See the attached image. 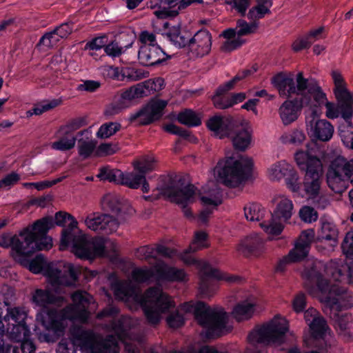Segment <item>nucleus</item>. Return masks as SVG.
Instances as JSON below:
<instances>
[{
  "mask_svg": "<svg viewBox=\"0 0 353 353\" xmlns=\"http://www.w3.org/2000/svg\"><path fill=\"white\" fill-rule=\"evenodd\" d=\"M81 221L88 229L103 234H110L117 231L119 223L113 216L99 212H92Z\"/></svg>",
  "mask_w": 353,
  "mask_h": 353,
  "instance_id": "obj_17",
  "label": "nucleus"
},
{
  "mask_svg": "<svg viewBox=\"0 0 353 353\" xmlns=\"http://www.w3.org/2000/svg\"><path fill=\"white\" fill-rule=\"evenodd\" d=\"M339 230L336 225L332 222H322L320 230L318 232L317 240L326 241L332 246H335L338 242Z\"/></svg>",
  "mask_w": 353,
  "mask_h": 353,
  "instance_id": "obj_36",
  "label": "nucleus"
},
{
  "mask_svg": "<svg viewBox=\"0 0 353 353\" xmlns=\"http://www.w3.org/2000/svg\"><path fill=\"white\" fill-rule=\"evenodd\" d=\"M135 255L139 260L149 261L150 259H157V255L173 258L177 255V252L161 245H157L156 248L145 245L138 248Z\"/></svg>",
  "mask_w": 353,
  "mask_h": 353,
  "instance_id": "obj_25",
  "label": "nucleus"
},
{
  "mask_svg": "<svg viewBox=\"0 0 353 353\" xmlns=\"http://www.w3.org/2000/svg\"><path fill=\"white\" fill-rule=\"evenodd\" d=\"M23 266L34 274L43 272L48 284L54 290L62 285H74L78 278V268L71 263H46L42 254L23 263Z\"/></svg>",
  "mask_w": 353,
  "mask_h": 353,
  "instance_id": "obj_10",
  "label": "nucleus"
},
{
  "mask_svg": "<svg viewBox=\"0 0 353 353\" xmlns=\"http://www.w3.org/2000/svg\"><path fill=\"white\" fill-rule=\"evenodd\" d=\"M252 73L251 70H243L241 72H239L232 79L226 82L225 84L220 85L216 91L215 94L212 97V101L214 106L219 109H225L231 107V103H230V97L223 96V94L228 92V90H232L236 82L242 80L248 75Z\"/></svg>",
  "mask_w": 353,
  "mask_h": 353,
  "instance_id": "obj_21",
  "label": "nucleus"
},
{
  "mask_svg": "<svg viewBox=\"0 0 353 353\" xmlns=\"http://www.w3.org/2000/svg\"><path fill=\"white\" fill-rule=\"evenodd\" d=\"M330 309V318L334 321V325L340 334L345 332L352 321L350 313L339 310V305L334 304Z\"/></svg>",
  "mask_w": 353,
  "mask_h": 353,
  "instance_id": "obj_33",
  "label": "nucleus"
},
{
  "mask_svg": "<svg viewBox=\"0 0 353 353\" xmlns=\"http://www.w3.org/2000/svg\"><path fill=\"white\" fill-rule=\"evenodd\" d=\"M272 0H256V5L252 6L247 14L250 21L259 22L265 15L271 13L270 8L272 6Z\"/></svg>",
  "mask_w": 353,
  "mask_h": 353,
  "instance_id": "obj_35",
  "label": "nucleus"
},
{
  "mask_svg": "<svg viewBox=\"0 0 353 353\" xmlns=\"http://www.w3.org/2000/svg\"><path fill=\"white\" fill-rule=\"evenodd\" d=\"M314 238V230L310 229L303 231L295 243L294 248L287 256L280 260L276 266V270L283 272L287 265L303 259L309 252L310 246Z\"/></svg>",
  "mask_w": 353,
  "mask_h": 353,
  "instance_id": "obj_15",
  "label": "nucleus"
},
{
  "mask_svg": "<svg viewBox=\"0 0 353 353\" xmlns=\"http://www.w3.org/2000/svg\"><path fill=\"white\" fill-rule=\"evenodd\" d=\"M304 319L310 327L313 336L314 338L322 337L327 329V325L319 312L316 309L310 307L305 312Z\"/></svg>",
  "mask_w": 353,
  "mask_h": 353,
  "instance_id": "obj_24",
  "label": "nucleus"
},
{
  "mask_svg": "<svg viewBox=\"0 0 353 353\" xmlns=\"http://www.w3.org/2000/svg\"><path fill=\"white\" fill-rule=\"evenodd\" d=\"M52 247V239L51 237L44 235L37 236L34 243V248L32 252L35 250H48Z\"/></svg>",
  "mask_w": 353,
  "mask_h": 353,
  "instance_id": "obj_60",
  "label": "nucleus"
},
{
  "mask_svg": "<svg viewBox=\"0 0 353 353\" xmlns=\"http://www.w3.org/2000/svg\"><path fill=\"white\" fill-rule=\"evenodd\" d=\"M134 167L138 172L145 176V174L155 169L156 160L152 156H147L134 162Z\"/></svg>",
  "mask_w": 353,
  "mask_h": 353,
  "instance_id": "obj_50",
  "label": "nucleus"
},
{
  "mask_svg": "<svg viewBox=\"0 0 353 353\" xmlns=\"http://www.w3.org/2000/svg\"><path fill=\"white\" fill-rule=\"evenodd\" d=\"M287 330L286 319L276 316L269 322L254 329L248 336V342L252 346L280 344L283 341Z\"/></svg>",
  "mask_w": 353,
  "mask_h": 353,
  "instance_id": "obj_11",
  "label": "nucleus"
},
{
  "mask_svg": "<svg viewBox=\"0 0 353 353\" xmlns=\"http://www.w3.org/2000/svg\"><path fill=\"white\" fill-rule=\"evenodd\" d=\"M288 188L294 193L301 194V184L297 172L292 168V172L285 179Z\"/></svg>",
  "mask_w": 353,
  "mask_h": 353,
  "instance_id": "obj_56",
  "label": "nucleus"
},
{
  "mask_svg": "<svg viewBox=\"0 0 353 353\" xmlns=\"http://www.w3.org/2000/svg\"><path fill=\"white\" fill-rule=\"evenodd\" d=\"M95 148V143L92 141L80 142L79 144V154L84 159L88 158L92 154Z\"/></svg>",
  "mask_w": 353,
  "mask_h": 353,
  "instance_id": "obj_64",
  "label": "nucleus"
},
{
  "mask_svg": "<svg viewBox=\"0 0 353 353\" xmlns=\"http://www.w3.org/2000/svg\"><path fill=\"white\" fill-rule=\"evenodd\" d=\"M115 297L125 303H133L140 305L151 325L158 324L162 315L168 314L175 307L172 299L159 288H149L141 294L131 281H116L112 284Z\"/></svg>",
  "mask_w": 353,
  "mask_h": 353,
  "instance_id": "obj_5",
  "label": "nucleus"
},
{
  "mask_svg": "<svg viewBox=\"0 0 353 353\" xmlns=\"http://www.w3.org/2000/svg\"><path fill=\"white\" fill-rule=\"evenodd\" d=\"M166 105L167 102L165 101H152L143 109L132 113L130 115L129 120L131 122L137 121L139 124L148 125L162 116L163 110Z\"/></svg>",
  "mask_w": 353,
  "mask_h": 353,
  "instance_id": "obj_20",
  "label": "nucleus"
},
{
  "mask_svg": "<svg viewBox=\"0 0 353 353\" xmlns=\"http://www.w3.org/2000/svg\"><path fill=\"white\" fill-rule=\"evenodd\" d=\"M53 220L54 225L59 226L68 223V227L62 232L59 245L61 250L70 248L72 252L81 259L108 256L110 252L116 250V244L111 239L97 238L88 241L83 232L79 229L77 221L70 214L57 212Z\"/></svg>",
  "mask_w": 353,
  "mask_h": 353,
  "instance_id": "obj_6",
  "label": "nucleus"
},
{
  "mask_svg": "<svg viewBox=\"0 0 353 353\" xmlns=\"http://www.w3.org/2000/svg\"><path fill=\"white\" fill-rule=\"evenodd\" d=\"M349 174L347 160L342 157L335 158L327 172V183L330 188L336 193L344 192L347 188Z\"/></svg>",
  "mask_w": 353,
  "mask_h": 353,
  "instance_id": "obj_14",
  "label": "nucleus"
},
{
  "mask_svg": "<svg viewBox=\"0 0 353 353\" xmlns=\"http://www.w3.org/2000/svg\"><path fill=\"white\" fill-rule=\"evenodd\" d=\"M166 321L170 327L177 328L184 323V317L179 311H174L168 314Z\"/></svg>",
  "mask_w": 353,
  "mask_h": 353,
  "instance_id": "obj_63",
  "label": "nucleus"
},
{
  "mask_svg": "<svg viewBox=\"0 0 353 353\" xmlns=\"http://www.w3.org/2000/svg\"><path fill=\"white\" fill-rule=\"evenodd\" d=\"M102 206L105 210L114 213H118L121 210V203L119 196L112 194L104 196L102 200Z\"/></svg>",
  "mask_w": 353,
  "mask_h": 353,
  "instance_id": "obj_51",
  "label": "nucleus"
},
{
  "mask_svg": "<svg viewBox=\"0 0 353 353\" xmlns=\"http://www.w3.org/2000/svg\"><path fill=\"white\" fill-rule=\"evenodd\" d=\"M7 332L11 339L21 341L28 337L30 330L26 323L8 324Z\"/></svg>",
  "mask_w": 353,
  "mask_h": 353,
  "instance_id": "obj_42",
  "label": "nucleus"
},
{
  "mask_svg": "<svg viewBox=\"0 0 353 353\" xmlns=\"http://www.w3.org/2000/svg\"><path fill=\"white\" fill-rule=\"evenodd\" d=\"M181 310L194 313L197 323L204 330L203 334L208 338L219 336L231 330L228 325V314L222 307H211L203 302L199 301L183 304Z\"/></svg>",
  "mask_w": 353,
  "mask_h": 353,
  "instance_id": "obj_9",
  "label": "nucleus"
},
{
  "mask_svg": "<svg viewBox=\"0 0 353 353\" xmlns=\"http://www.w3.org/2000/svg\"><path fill=\"white\" fill-rule=\"evenodd\" d=\"M178 0H157L154 4H151L152 9H156L154 15L158 19L175 17L179 14L177 8Z\"/></svg>",
  "mask_w": 353,
  "mask_h": 353,
  "instance_id": "obj_29",
  "label": "nucleus"
},
{
  "mask_svg": "<svg viewBox=\"0 0 353 353\" xmlns=\"http://www.w3.org/2000/svg\"><path fill=\"white\" fill-rule=\"evenodd\" d=\"M177 119L181 123L190 127L198 126L201 123L199 114L192 110L181 112L178 114Z\"/></svg>",
  "mask_w": 353,
  "mask_h": 353,
  "instance_id": "obj_48",
  "label": "nucleus"
},
{
  "mask_svg": "<svg viewBox=\"0 0 353 353\" xmlns=\"http://www.w3.org/2000/svg\"><path fill=\"white\" fill-rule=\"evenodd\" d=\"M275 202L276 207L272 213L273 217L288 223L294 214L292 201L285 196H279L275 199Z\"/></svg>",
  "mask_w": 353,
  "mask_h": 353,
  "instance_id": "obj_28",
  "label": "nucleus"
},
{
  "mask_svg": "<svg viewBox=\"0 0 353 353\" xmlns=\"http://www.w3.org/2000/svg\"><path fill=\"white\" fill-rule=\"evenodd\" d=\"M61 103V99H55L49 101H44L37 105H35L32 109L28 110L26 112L27 117H31L34 114L40 115L43 112L49 111L57 106L59 105Z\"/></svg>",
  "mask_w": 353,
  "mask_h": 353,
  "instance_id": "obj_47",
  "label": "nucleus"
},
{
  "mask_svg": "<svg viewBox=\"0 0 353 353\" xmlns=\"http://www.w3.org/2000/svg\"><path fill=\"white\" fill-rule=\"evenodd\" d=\"M228 137L231 138L234 148L240 151L248 149L252 141L250 132L243 128L235 130L232 128Z\"/></svg>",
  "mask_w": 353,
  "mask_h": 353,
  "instance_id": "obj_32",
  "label": "nucleus"
},
{
  "mask_svg": "<svg viewBox=\"0 0 353 353\" xmlns=\"http://www.w3.org/2000/svg\"><path fill=\"white\" fill-rule=\"evenodd\" d=\"M130 105V101L125 99L124 96L121 93L120 95L115 97L114 102L107 108L105 113L108 115H114L123 110L129 108Z\"/></svg>",
  "mask_w": 353,
  "mask_h": 353,
  "instance_id": "obj_49",
  "label": "nucleus"
},
{
  "mask_svg": "<svg viewBox=\"0 0 353 353\" xmlns=\"http://www.w3.org/2000/svg\"><path fill=\"white\" fill-rule=\"evenodd\" d=\"M60 39L61 38L59 36L54 30H53L44 34L41 38L39 43L46 47L51 48L55 46L60 41Z\"/></svg>",
  "mask_w": 353,
  "mask_h": 353,
  "instance_id": "obj_62",
  "label": "nucleus"
},
{
  "mask_svg": "<svg viewBox=\"0 0 353 353\" xmlns=\"http://www.w3.org/2000/svg\"><path fill=\"white\" fill-rule=\"evenodd\" d=\"M196 267L199 270L201 276L199 292L204 298L211 296L218 288L216 283L212 279L225 281L228 283H239L241 281V277L221 272L207 262H196Z\"/></svg>",
  "mask_w": 353,
  "mask_h": 353,
  "instance_id": "obj_13",
  "label": "nucleus"
},
{
  "mask_svg": "<svg viewBox=\"0 0 353 353\" xmlns=\"http://www.w3.org/2000/svg\"><path fill=\"white\" fill-rule=\"evenodd\" d=\"M65 129L60 128L58 131V139L51 143L52 149L59 151H66L74 147L77 139L73 133L68 132Z\"/></svg>",
  "mask_w": 353,
  "mask_h": 353,
  "instance_id": "obj_34",
  "label": "nucleus"
},
{
  "mask_svg": "<svg viewBox=\"0 0 353 353\" xmlns=\"http://www.w3.org/2000/svg\"><path fill=\"white\" fill-rule=\"evenodd\" d=\"M207 126L214 137L223 139L230 135L233 125L229 118L215 115L208 119Z\"/></svg>",
  "mask_w": 353,
  "mask_h": 353,
  "instance_id": "obj_26",
  "label": "nucleus"
},
{
  "mask_svg": "<svg viewBox=\"0 0 353 353\" xmlns=\"http://www.w3.org/2000/svg\"><path fill=\"white\" fill-rule=\"evenodd\" d=\"M314 144H307L306 150H299L294 154L295 161L301 170L305 171L303 191L309 199L313 201L317 208H325L329 201L321 193L323 165Z\"/></svg>",
  "mask_w": 353,
  "mask_h": 353,
  "instance_id": "obj_8",
  "label": "nucleus"
},
{
  "mask_svg": "<svg viewBox=\"0 0 353 353\" xmlns=\"http://www.w3.org/2000/svg\"><path fill=\"white\" fill-rule=\"evenodd\" d=\"M266 213L265 209L259 203H249L244 207L245 217L250 221L260 223L264 219Z\"/></svg>",
  "mask_w": 353,
  "mask_h": 353,
  "instance_id": "obj_40",
  "label": "nucleus"
},
{
  "mask_svg": "<svg viewBox=\"0 0 353 353\" xmlns=\"http://www.w3.org/2000/svg\"><path fill=\"white\" fill-rule=\"evenodd\" d=\"M323 267L324 263L320 261H307L302 276L308 293L330 307L334 304L339 305V310H341L353 307V294L325 277L321 272Z\"/></svg>",
  "mask_w": 353,
  "mask_h": 353,
  "instance_id": "obj_7",
  "label": "nucleus"
},
{
  "mask_svg": "<svg viewBox=\"0 0 353 353\" xmlns=\"http://www.w3.org/2000/svg\"><path fill=\"white\" fill-rule=\"evenodd\" d=\"M236 249L243 254L261 252L264 250V240L259 234H254L242 240Z\"/></svg>",
  "mask_w": 353,
  "mask_h": 353,
  "instance_id": "obj_31",
  "label": "nucleus"
},
{
  "mask_svg": "<svg viewBox=\"0 0 353 353\" xmlns=\"http://www.w3.org/2000/svg\"><path fill=\"white\" fill-rule=\"evenodd\" d=\"M318 108H314L305 116V122L308 132L314 138L327 141L333 136L334 126L326 119H319Z\"/></svg>",
  "mask_w": 353,
  "mask_h": 353,
  "instance_id": "obj_16",
  "label": "nucleus"
},
{
  "mask_svg": "<svg viewBox=\"0 0 353 353\" xmlns=\"http://www.w3.org/2000/svg\"><path fill=\"white\" fill-rule=\"evenodd\" d=\"M168 57L159 45L141 46L138 53L139 62L147 66L159 64Z\"/></svg>",
  "mask_w": 353,
  "mask_h": 353,
  "instance_id": "obj_22",
  "label": "nucleus"
},
{
  "mask_svg": "<svg viewBox=\"0 0 353 353\" xmlns=\"http://www.w3.org/2000/svg\"><path fill=\"white\" fill-rule=\"evenodd\" d=\"M225 3L231 6L241 16H245L250 6V0H224Z\"/></svg>",
  "mask_w": 353,
  "mask_h": 353,
  "instance_id": "obj_58",
  "label": "nucleus"
},
{
  "mask_svg": "<svg viewBox=\"0 0 353 353\" xmlns=\"http://www.w3.org/2000/svg\"><path fill=\"white\" fill-rule=\"evenodd\" d=\"M252 165V160L248 157L234 154L218 161L212 170L214 179L209 180L199 191L193 185L183 186L181 180L179 179L170 180L168 185L161 189V193L179 205L187 217L192 215L187 206L199 196L205 207L199 215V221L204 224L222 202L219 183L229 188L240 186L247 179Z\"/></svg>",
  "mask_w": 353,
  "mask_h": 353,
  "instance_id": "obj_2",
  "label": "nucleus"
},
{
  "mask_svg": "<svg viewBox=\"0 0 353 353\" xmlns=\"http://www.w3.org/2000/svg\"><path fill=\"white\" fill-rule=\"evenodd\" d=\"M221 36L225 39L221 47L223 52H231L240 47L245 42L236 34V29L228 28L224 30Z\"/></svg>",
  "mask_w": 353,
  "mask_h": 353,
  "instance_id": "obj_37",
  "label": "nucleus"
},
{
  "mask_svg": "<svg viewBox=\"0 0 353 353\" xmlns=\"http://www.w3.org/2000/svg\"><path fill=\"white\" fill-rule=\"evenodd\" d=\"M20 179V175L15 172L7 174L0 180V190L10 189L13 185L17 183Z\"/></svg>",
  "mask_w": 353,
  "mask_h": 353,
  "instance_id": "obj_59",
  "label": "nucleus"
},
{
  "mask_svg": "<svg viewBox=\"0 0 353 353\" xmlns=\"http://www.w3.org/2000/svg\"><path fill=\"white\" fill-rule=\"evenodd\" d=\"M299 216L301 219L305 223L315 222L318 219L317 212L312 207L305 205L299 210Z\"/></svg>",
  "mask_w": 353,
  "mask_h": 353,
  "instance_id": "obj_57",
  "label": "nucleus"
},
{
  "mask_svg": "<svg viewBox=\"0 0 353 353\" xmlns=\"http://www.w3.org/2000/svg\"><path fill=\"white\" fill-rule=\"evenodd\" d=\"M207 234L204 232H197L195 233L194 239L189 248L183 253H178L176 256H179L186 264L196 265V262H204L203 261H198L189 255L190 252H194L208 246L207 243Z\"/></svg>",
  "mask_w": 353,
  "mask_h": 353,
  "instance_id": "obj_27",
  "label": "nucleus"
},
{
  "mask_svg": "<svg viewBox=\"0 0 353 353\" xmlns=\"http://www.w3.org/2000/svg\"><path fill=\"white\" fill-rule=\"evenodd\" d=\"M305 139L304 132L297 128H294L284 132L280 137V140L283 144L300 145Z\"/></svg>",
  "mask_w": 353,
  "mask_h": 353,
  "instance_id": "obj_41",
  "label": "nucleus"
},
{
  "mask_svg": "<svg viewBox=\"0 0 353 353\" xmlns=\"http://www.w3.org/2000/svg\"><path fill=\"white\" fill-rule=\"evenodd\" d=\"M134 40L131 39L130 42L124 45L123 43H118L117 42H111L106 45L104 48L105 53L112 57H116L120 56L128 48H130L133 44Z\"/></svg>",
  "mask_w": 353,
  "mask_h": 353,
  "instance_id": "obj_52",
  "label": "nucleus"
},
{
  "mask_svg": "<svg viewBox=\"0 0 353 353\" xmlns=\"http://www.w3.org/2000/svg\"><path fill=\"white\" fill-rule=\"evenodd\" d=\"M166 37L177 48H186L189 38L183 34L179 26L173 27L166 34Z\"/></svg>",
  "mask_w": 353,
  "mask_h": 353,
  "instance_id": "obj_45",
  "label": "nucleus"
},
{
  "mask_svg": "<svg viewBox=\"0 0 353 353\" xmlns=\"http://www.w3.org/2000/svg\"><path fill=\"white\" fill-rule=\"evenodd\" d=\"M121 125L117 123H108L102 125L99 129L97 136L101 139H107L119 130Z\"/></svg>",
  "mask_w": 353,
  "mask_h": 353,
  "instance_id": "obj_55",
  "label": "nucleus"
},
{
  "mask_svg": "<svg viewBox=\"0 0 353 353\" xmlns=\"http://www.w3.org/2000/svg\"><path fill=\"white\" fill-rule=\"evenodd\" d=\"M27 312L23 307H9L4 316V320L8 324L25 323Z\"/></svg>",
  "mask_w": 353,
  "mask_h": 353,
  "instance_id": "obj_44",
  "label": "nucleus"
},
{
  "mask_svg": "<svg viewBox=\"0 0 353 353\" xmlns=\"http://www.w3.org/2000/svg\"><path fill=\"white\" fill-rule=\"evenodd\" d=\"M256 305L255 297L250 294H246L234 307L232 314L238 321L248 320L252 317Z\"/></svg>",
  "mask_w": 353,
  "mask_h": 353,
  "instance_id": "obj_23",
  "label": "nucleus"
},
{
  "mask_svg": "<svg viewBox=\"0 0 353 353\" xmlns=\"http://www.w3.org/2000/svg\"><path fill=\"white\" fill-rule=\"evenodd\" d=\"M120 184L125 185L132 189H137L140 187L143 181H144V175L141 173L134 172H121Z\"/></svg>",
  "mask_w": 353,
  "mask_h": 353,
  "instance_id": "obj_43",
  "label": "nucleus"
},
{
  "mask_svg": "<svg viewBox=\"0 0 353 353\" xmlns=\"http://www.w3.org/2000/svg\"><path fill=\"white\" fill-rule=\"evenodd\" d=\"M285 225V223L284 222L277 219V218L273 217V214H271L270 219H263L259 223V226L263 232L272 236L280 235L283 231Z\"/></svg>",
  "mask_w": 353,
  "mask_h": 353,
  "instance_id": "obj_39",
  "label": "nucleus"
},
{
  "mask_svg": "<svg viewBox=\"0 0 353 353\" xmlns=\"http://www.w3.org/2000/svg\"><path fill=\"white\" fill-rule=\"evenodd\" d=\"M50 289H37L32 294V302L34 307L39 310L36 319L46 330H52L59 334L65 327V320H76L85 322L88 316V307L92 304V297L84 291L74 292L71 298L73 303L67 306L60 314L52 309V305L61 306L66 302L62 294L65 293L64 287L72 285H62L56 290L50 284Z\"/></svg>",
  "mask_w": 353,
  "mask_h": 353,
  "instance_id": "obj_3",
  "label": "nucleus"
},
{
  "mask_svg": "<svg viewBox=\"0 0 353 353\" xmlns=\"http://www.w3.org/2000/svg\"><path fill=\"white\" fill-rule=\"evenodd\" d=\"M259 22L250 21L247 22L244 19H238L236 21V34L241 38L243 36L254 34L259 28Z\"/></svg>",
  "mask_w": 353,
  "mask_h": 353,
  "instance_id": "obj_46",
  "label": "nucleus"
},
{
  "mask_svg": "<svg viewBox=\"0 0 353 353\" xmlns=\"http://www.w3.org/2000/svg\"><path fill=\"white\" fill-rule=\"evenodd\" d=\"M133 325V321L128 316H123L117 320L113 319L107 326L108 331L113 332L114 335H109L105 339H101L88 331H80L72 343L61 341L59 343L57 353H76L74 346H79L86 353H118V343L121 341L125 345L128 353H137L136 343L140 339L129 332Z\"/></svg>",
  "mask_w": 353,
  "mask_h": 353,
  "instance_id": "obj_4",
  "label": "nucleus"
},
{
  "mask_svg": "<svg viewBox=\"0 0 353 353\" xmlns=\"http://www.w3.org/2000/svg\"><path fill=\"white\" fill-rule=\"evenodd\" d=\"M331 76L337 103L328 101L326 94L318 82L314 79L305 78L301 72L297 74L280 73L272 79V83L277 89L280 97H298L285 100L279 108L278 113L284 125H289L296 121L304 107L308 108L311 112L314 108L325 105V116L328 119L341 117L348 127L353 128V95L347 91L345 80L339 71L333 70Z\"/></svg>",
  "mask_w": 353,
  "mask_h": 353,
  "instance_id": "obj_1",
  "label": "nucleus"
},
{
  "mask_svg": "<svg viewBox=\"0 0 353 353\" xmlns=\"http://www.w3.org/2000/svg\"><path fill=\"white\" fill-rule=\"evenodd\" d=\"M132 280L136 283L152 281H183L187 276L181 269L170 267L161 261L150 268H135L131 274Z\"/></svg>",
  "mask_w": 353,
  "mask_h": 353,
  "instance_id": "obj_12",
  "label": "nucleus"
},
{
  "mask_svg": "<svg viewBox=\"0 0 353 353\" xmlns=\"http://www.w3.org/2000/svg\"><path fill=\"white\" fill-rule=\"evenodd\" d=\"M294 167L285 160L276 161L267 169V176L272 181H280L285 179Z\"/></svg>",
  "mask_w": 353,
  "mask_h": 353,
  "instance_id": "obj_30",
  "label": "nucleus"
},
{
  "mask_svg": "<svg viewBox=\"0 0 353 353\" xmlns=\"http://www.w3.org/2000/svg\"><path fill=\"white\" fill-rule=\"evenodd\" d=\"M34 236L28 230H23L19 234L11 236L9 234L0 235V247L10 248L20 255L31 253Z\"/></svg>",
  "mask_w": 353,
  "mask_h": 353,
  "instance_id": "obj_18",
  "label": "nucleus"
},
{
  "mask_svg": "<svg viewBox=\"0 0 353 353\" xmlns=\"http://www.w3.org/2000/svg\"><path fill=\"white\" fill-rule=\"evenodd\" d=\"M212 43L211 33L206 29H201L189 38L187 52L191 57H203L211 51Z\"/></svg>",
  "mask_w": 353,
  "mask_h": 353,
  "instance_id": "obj_19",
  "label": "nucleus"
},
{
  "mask_svg": "<svg viewBox=\"0 0 353 353\" xmlns=\"http://www.w3.org/2000/svg\"><path fill=\"white\" fill-rule=\"evenodd\" d=\"M121 171L117 169H111L108 167L103 168L100 170L97 177L102 181H108L120 184Z\"/></svg>",
  "mask_w": 353,
  "mask_h": 353,
  "instance_id": "obj_53",
  "label": "nucleus"
},
{
  "mask_svg": "<svg viewBox=\"0 0 353 353\" xmlns=\"http://www.w3.org/2000/svg\"><path fill=\"white\" fill-rule=\"evenodd\" d=\"M121 93L124 96V99L128 100L131 104L133 100L147 95L144 91V85H142L141 83L132 86Z\"/></svg>",
  "mask_w": 353,
  "mask_h": 353,
  "instance_id": "obj_54",
  "label": "nucleus"
},
{
  "mask_svg": "<svg viewBox=\"0 0 353 353\" xmlns=\"http://www.w3.org/2000/svg\"><path fill=\"white\" fill-rule=\"evenodd\" d=\"M144 77L145 76L141 70H136L134 68H125L121 70L122 80L126 78L129 81H135L140 80Z\"/></svg>",
  "mask_w": 353,
  "mask_h": 353,
  "instance_id": "obj_61",
  "label": "nucleus"
},
{
  "mask_svg": "<svg viewBox=\"0 0 353 353\" xmlns=\"http://www.w3.org/2000/svg\"><path fill=\"white\" fill-rule=\"evenodd\" d=\"M54 226V220L52 216H46L37 221L31 228H26L34 236L33 243L31 245V252L34 248V243L36 237L46 235L48 231Z\"/></svg>",
  "mask_w": 353,
  "mask_h": 353,
  "instance_id": "obj_38",
  "label": "nucleus"
}]
</instances>
